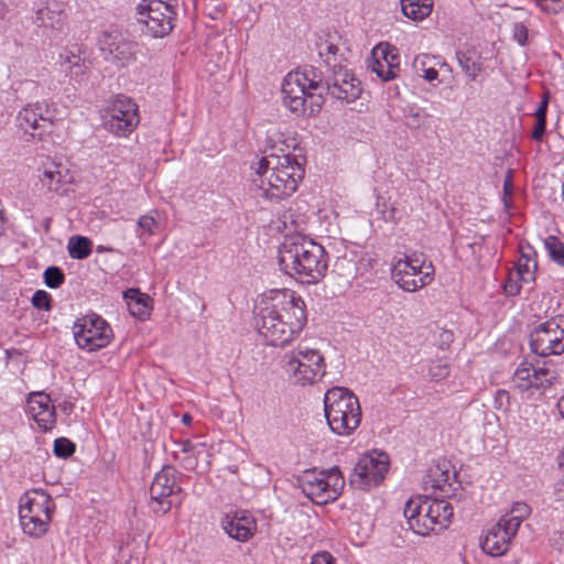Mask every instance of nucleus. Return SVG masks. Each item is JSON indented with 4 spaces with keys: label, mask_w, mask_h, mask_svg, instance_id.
Returning <instances> with one entry per match:
<instances>
[{
    "label": "nucleus",
    "mask_w": 564,
    "mask_h": 564,
    "mask_svg": "<svg viewBox=\"0 0 564 564\" xmlns=\"http://www.w3.org/2000/svg\"><path fill=\"white\" fill-rule=\"evenodd\" d=\"M306 319L301 296L288 289L272 290L260 308L258 333L268 345L285 346L300 335Z\"/></svg>",
    "instance_id": "nucleus-1"
},
{
    "label": "nucleus",
    "mask_w": 564,
    "mask_h": 564,
    "mask_svg": "<svg viewBox=\"0 0 564 564\" xmlns=\"http://www.w3.org/2000/svg\"><path fill=\"white\" fill-rule=\"evenodd\" d=\"M280 270L302 284H316L328 269L325 248L302 235L284 237L279 247Z\"/></svg>",
    "instance_id": "nucleus-2"
},
{
    "label": "nucleus",
    "mask_w": 564,
    "mask_h": 564,
    "mask_svg": "<svg viewBox=\"0 0 564 564\" xmlns=\"http://www.w3.org/2000/svg\"><path fill=\"white\" fill-rule=\"evenodd\" d=\"M256 176L253 183L259 186L261 195L270 200L290 197L304 176V169L294 155L270 152L252 166Z\"/></svg>",
    "instance_id": "nucleus-3"
},
{
    "label": "nucleus",
    "mask_w": 564,
    "mask_h": 564,
    "mask_svg": "<svg viewBox=\"0 0 564 564\" xmlns=\"http://www.w3.org/2000/svg\"><path fill=\"white\" fill-rule=\"evenodd\" d=\"M409 528L417 535L427 536L446 529L453 517V507L445 499L429 496L412 497L404 507Z\"/></svg>",
    "instance_id": "nucleus-4"
},
{
    "label": "nucleus",
    "mask_w": 564,
    "mask_h": 564,
    "mask_svg": "<svg viewBox=\"0 0 564 564\" xmlns=\"http://www.w3.org/2000/svg\"><path fill=\"white\" fill-rule=\"evenodd\" d=\"M324 413L330 431L339 436L351 435L359 427L362 416L359 399L344 387L326 391Z\"/></svg>",
    "instance_id": "nucleus-5"
},
{
    "label": "nucleus",
    "mask_w": 564,
    "mask_h": 564,
    "mask_svg": "<svg viewBox=\"0 0 564 564\" xmlns=\"http://www.w3.org/2000/svg\"><path fill=\"white\" fill-rule=\"evenodd\" d=\"M323 83L322 74L314 67L289 73L282 83L283 105L296 115L305 112L307 99L319 107L322 104V93L314 95L308 93V89H323Z\"/></svg>",
    "instance_id": "nucleus-6"
},
{
    "label": "nucleus",
    "mask_w": 564,
    "mask_h": 564,
    "mask_svg": "<svg viewBox=\"0 0 564 564\" xmlns=\"http://www.w3.org/2000/svg\"><path fill=\"white\" fill-rule=\"evenodd\" d=\"M53 498L43 489L24 492L19 501V519L22 531L31 538H42L50 528L55 512Z\"/></svg>",
    "instance_id": "nucleus-7"
},
{
    "label": "nucleus",
    "mask_w": 564,
    "mask_h": 564,
    "mask_svg": "<svg viewBox=\"0 0 564 564\" xmlns=\"http://www.w3.org/2000/svg\"><path fill=\"white\" fill-rule=\"evenodd\" d=\"M281 365L289 379L302 387L314 384L326 372L325 359L321 351L305 343H300L296 348L286 351L282 356Z\"/></svg>",
    "instance_id": "nucleus-8"
},
{
    "label": "nucleus",
    "mask_w": 564,
    "mask_h": 564,
    "mask_svg": "<svg viewBox=\"0 0 564 564\" xmlns=\"http://www.w3.org/2000/svg\"><path fill=\"white\" fill-rule=\"evenodd\" d=\"M531 508L525 502H514L511 509L506 512L491 525L485 536L480 540L482 551L491 556L503 555L516 536L521 523L530 516Z\"/></svg>",
    "instance_id": "nucleus-9"
},
{
    "label": "nucleus",
    "mask_w": 564,
    "mask_h": 564,
    "mask_svg": "<svg viewBox=\"0 0 564 564\" xmlns=\"http://www.w3.org/2000/svg\"><path fill=\"white\" fill-rule=\"evenodd\" d=\"M302 492L316 505H326L338 498L345 479L336 466L328 469L305 470L299 478Z\"/></svg>",
    "instance_id": "nucleus-10"
},
{
    "label": "nucleus",
    "mask_w": 564,
    "mask_h": 564,
    "mask_svg": "<svg viewBox=\"0 0 564 564\" xmlns=\"http://www.w3.org/2000/svg\"><path fill=\"white\" fill-rule=\"evenodd\" d=\"M435 269L423 253L404 254L393 262L391 275L394 282L405 292H415L429 285L434 279Z\"/></svg>",
    "instance_id": "nucleus-11"
},
{
    "label": "nucleus",
    "mask_w": 564,
    "mask_h": 564,
    "mask_svg": "<svg viewBox=\"0 0 564 564\" xmlns=\"http://www.w3.org/2000/svg\"><path fill=\"white\" fill-rule=\"evenodd\" d=\"M135 15L142 32L153 39H163L174 29L177 12L171 3L163 0H141Z\"/></svg>",
    "instance_id": "nucleus-12"
},
{
    "label": "nucleus",
    "mask_w": 564,
    "mask_h": 564,
    "mask_svg": "<svg viewBox=\"0 0 564 564\" xmlns=\"http://www.w3.org/2000/svg\"><path fill=\"white\" fill-rule=\"evenodd\" d=\"M72 329L77 346L87 351L105 348L113 336L110 325L96 313L78 317Z\"/></svg>",
    "instance_id": "nucleus-13"
},
{
    "label": "nucleus",
    "mask_w": 564,
    "mask_h": 564,
    "mask_svg": "<svg viewBox=\"0 0 564 564\" xmlns=\"http://www.w3.org/2000/svg\"><path fill=\"white\" fill-rule=\"evenodd\" d=\"M177 470L164 466L150 486V508L156 514H166L174 505H181L183 491L176 484Z\"/></svg>",
    "instance_id": "nucleus-14"
},
{
    "label": "nucleus",
    "mask_w": 564,
    "mask_h": 564,
    "mask_svg": "<svg viewBox=\"0 0 564 564\" xmlns=\"http://www.w3.org/2000/svg\"><path fill=\"white\" fill-rule=\"evenodd\" d=\"M105 111V129L117 137L129 135L139 124V107L128 96L118 95Z\"/></svg>",
    "instance_id": "nucleus-15"
},
{
    "label": "nucleus",
    "mask_w": 564,
    "mask_h": 564,
    "mask_svg": "<svg viewBox=\"0 0 564 564\" xmlns=\"http://www.w3.org/2000/svg\"><path fill=\"white\" fill-rule=\"evenodd\" d=\"M557 381V375L553 367L534 366L529 361H522L516 369L512 377V386L521 393L532 397L535 393L542 394L546 388Z\"/></svg>",
    "instance_id": "nucleus-16"
},
{
    "label": "nucleus",
    "mask_w": 564,
    "mask_h": 564,
    "mask_svg": "<svg viewBox=\"0 0 564 564\" xmlns=\"http://www.w3.org/2000/svg\"><path fill=\"white\" fill-rule=\"evenodd\" d=\"M530 346L540 356L564 352V317L557 316L539 324L530 334Z\"/></svg>",
    "instance_id": "nucleus-17"
},
{
    "label": "nucleus",
    "mask_w": 564,
    "mask_h": 564,
    "mask_svg": "<svg viewBox=\"0 0 564 564\" xmlns=\"http://www.w3.org/2000/svg\"><path fill=\"white\" fill-rule=\"evenodd\" d=\"M57 111L47 101H36L22 108L17 116L18 126L32 137L41 138L51 132Z\"/></svg>",
    "instance_id": "nucleus-18"
},
{
    "label": "nucleus",
    "mask_w": 564,
    "mask_h": 564,
    "mask_svg": "<svg viewBox=\"0 0 564 564\" xmlns=\"http://www.w3.org/2000/svg\"><path fill=\"white\" fill-rule=\"evenodd\" d=\"M389 469V462L386 454L377 457L365 455L355 465L350 474V482L360 489H368L378 486Z\"/></svg>",
    "instance_id": "nucleus-19"
},
{
    "label": "nucleus",
    "mask_w": 564,
    "mask_h": 564,
    "mask_svg": "<svg viewBox=\"0 0 564 564\" xmlns=\"http://www.w3.org/2000/svg\"><path fill=\"white\" fill-rule=\"evenodd\" d=\"M323 88L333 98L346 101L347 104L358 99L361 94L360 82L344 66L333 68L323 78Z\"/></svg>",
    "instance_id": "nucleus-20"
},
{
    "label": "nucleus",
    "mask_w": 564,
    "mask_h": 564,
    "mask_svg": "<svg viewBox=\"0 0 564 564\" xmlns=\"http://www.w3.org/2000/svg\"><path fill=\"white\" fill-rule=\"evenodd\" d=\"M40 191L45 194H63L67 192V186L72 182L69 170L62 162L45 158L36 170Z\"/></svg>",
    "instance_id": "nucleus-21"
},
{
    "label": "nucleus",
    "mask_w": 564,
    "mask_h": 564,
    "mask_svg": "<svg viewBox=\"0 0 564 564\" xmlns=\"http://www.w3.org/2000/svg\"><path fill=\"white\" fill-rule=\"evenodd\" d=\"M98 43L106 59L120 66H124L135 58L137 44L119 31L102 32Z\"/></svg>",
    "instance_id": "nucleus-22"
},
{
    "label": "nucleus",
    "mask_w": 564,
    "mask_h": 564,
    "mask_svg": "<svg viewBox=\"0 0 564 564\" xmlns=\"http://www.w3.org/2000/svg\"><path fill=\"white\" fill-rule=\"evenodd\" d=\"M28 413L42 431L48 432L55 427L56 410L50 394L45 392L30 393L28 398Z\"/></svg>",
    "instance_id": "nucleus-23"
},
{
    "label": "nucleus",
    "mask_w": 564,
    "mask_h": 564,
    "mask_svg": "<svg viewBox=\"0 0 564 564\" xmlns=\"http://www.w3.org/2000/svg\"><path fill=\"white\" fill-rule=\"evenodd\" d=\"M33 12L34 23L45 30H61L66 20L64 6L56 0H39Z\"/></svg>",
    "instance_id": "nucleus-24"
},
{
    "label": "nucleus",
    "mask_w": 564,
    "mask_h": 564,
    "mask_svg": "<svg viewBox=\"0 0 564 564\" xmlns=\"http://www.w3.org/2000/svg\"><path fill=\"white\" fill-rule=\"evenodd\" d=\"M221 527L230 538L241 542L252 538L257 530L254 518L245 510L227 512L221 520Z\"/></svg>",
    "instance_id": "nucleus-25"
},
{
    "label": "nucleus",
    "mask_w": 564,
    "mask_h": 564,
    "mask_svg": "<svg viewBox=\"0 0 564 564\" xmlns=\"http://www.w3.org/2000/svg\"><path fill=\"white\" fill-rule=\"evenodd\" d=\"M455 478L456 473L449 462L440 460L434 466L430 467L426 484L447 495L449 490H447L446 487L451 488L452 480Z\"/></svg>",
    "instance_id": "nucleus-26"
},
{
    "label": "nucleus",
    "mask_w": 564,
    "mask_h": 564,
    "mask_svg": "<svg viewBox=\"0 0 564 564\" xmlns=\"http://www.w3.org/2000/svg\"><path fill=\"white\" fill-rule=\"evenodd\" d=\"M59 58L63 72L72 78H78L87 70V64L78 47L65 50Z\"/></svg>",
    "instance_id": "nucleus-27"
},
{
    "label": "nucleus",
    "mask_w": 564,
    "mask_h": 564,
    "mask_svg": "<svg viewBox=\"0 0 564 564\" xmlns=\"http://www.w3.org/2000/svg\"><path fill=\"white\" fill-rule=\"evenodd\" d=\"M535 252L531 247L521 248L520 257L516 264V276L521 279L523 283H532L535 280L538 262L534 258Z\"/></svg>",
    "instance_id": "nucleus-28"
},
{
    "label": "nucleus",
    "mask_w": 564,
    "mask_h": 564,
    "mask_svg": "<svg viewBox=\"0 0 564 564\" xmlns=\"http://www.w3.org/2000/svg\"><path fill=\"white\" fill-rule=\"evenodd\" d=\"M128 310L130 314L139 319L145 318L150 314V297L137 289H129L124 292Z\"/></svg>",
    "instance_id": "nucleus-29"
},
{
    "label": "nucleus",
    "mask_w": 564,
    "mask_h": 564,
    "mask_svg": "<svg viewBox=\"0 0 564 564\" xmlns=\"http://www.w3.org/2000/svg\"><path fill=\"white\" fill-rule=\"evenodd\" d=\"M402 13L413 21H422L433 7L432 0H400Z\"/></svg>",
    "instance_id": "nucleus-30"
},
{
    "label": "nucleus",
    "mask_w": 564,
    "mask_h": 564,
    "mask_svg": "<svg viewBox=\"0 0 564 564\" xmlns=\"http://www.w3.org/2000/svg\"><path fill=\"white\" fill-rule=\"evenodd\" d=\"M404 123L409 129H425L430 124L431 115L417 105H410L403 112Z\"/></svg>",
    "instance_id": "nucleus-31"
},
{
    "label": "nucleus",
    "mask_w": 564,
    "mask_h": 564,
    "mask_svg": "<svg viewBox=\"0 0 564 564\" xmlns=\"http://www.w3.org/2000/svg\"><path fill=\"white\" fill-rule=\"evenodd\" d=\"M317 47L319 56L324 58L328 67V72L341 66V56L338 55V46L334 41H332L330 35H327L326 39H321Z\"/></svg>",
    "instance_id": "nucleus-32"
},
{
    "label": "nucleus",
    "mask_w": 564,
    "mask_h": 564,
    "mask_svg": "<svg viewBox=\"0 0 564 564\" xmlns=\"http://www.w3.org/2000/svg\"><path fill=\"white\" fill-rule=\"evenodd\" d=\"M67 251L72 259H86L91 253V241L83 236H73L68 240Z\"/></svg>",
    "instance_id": "nucleus-33"
},
{
    "label": "nucleus",
    "mask_w": 564,
    "mask_h": 564,
    "mask_svg": "<svg viewBox=\"0 0 564 564\" xmlns=\"http://www.w3.org/2000/svg\"><path fill=\"white\" fill-rule=\"evenodd\" d=\"M433 59H435V57L423 54L416 56L413 61V67L415 72L417 74L422 73L423 78L430 83L437 79L438 77V72L430 65Z\"/></svg>",
    "instance_id": "nucleus-34"
},
{
    "label": "nucleus",
    "mask_w": 564,
    "mask_h": 564,
    "mask_svg": "<svg viewBox=\"0 0 564 564\" xmlns=\"http://www.w3.org/2000/svg\"><path fill=\"white\" fill-rule=\"evenodd\" d=\"M457 61L463 72L470 80H476L484 70L481 62L473 59L465 53H457Z\"/></svg>",
    "instance_id": "nucleus-35"
},
{
    "label": "nucleus",
    "mask_w": 564,
    "mask_h": 564,
    "mask_svg": "<svg viewBox=\"0 0 564 564\" xmlns=\"http://www.w3.org/2000/svg\"><path fill=\"white\" fill-rule=\"evenodd\" d=\"M372 55L380 56L381 59L387 62V64L391 66L393 75L397 76V73L399 70V55L393 46L378 45L377 47L373 48Z\"/></svg>",
    "instance_id": "nucleus-36"
},
{
    "label": "nucleus",
    "mask_w": 564,
    "mask_h": 564,
    "mask_svg": "<svg viewBox=\"0 0 564 564\" xmlns=\"http://www.w3.org/2000/svg\"><path fill=\"white\" fill-rule=\"evenodd\" d=\"M544 245L550 258L558 265L564 267V243L557 237L549 236Z\"/></svg>",
    "instance_id": "nucleus-37"
},
{
    "label": "nucleus",
    "mask_w": 564,
    "mask_h": 564,
    "mask_svg": "<svg viewBox=\"0 0 564 564\" xmlns=\"http://www.w3.org/2000/svg\"><path fill=\"white\" fill-rule=\"evenodd\" d=\"M451 372L449 365L445 359L437 358L430 361L427 376L433 381H440L448 377Z\"/></svg>",
    "instance_id": "nucleus-38"
},
{
    "label": "nucleus",
    "mask_w": 564,
    "mask_h": 564,
    "mask_svg": "<svg viewBox=\"0 0 564 564\" xmlns=\"http://www.w3.org/2000/svg\"><path fill=\"white\" fill-rule=\"evenodd\" d=\"M553 497L556 501L564 502V446L558 455V471L557 478L553 484Z\"/></svg>",
    "instance_id": "nucleus-39"
},
{
    "label": "nucleus",
    "mask_w": 564,
    "mask_h": 564,
    "mask_svg": "<svg viewBox=\"0 0 564 564\" xmlns=\"http://www.w3.org/2000/svg\"><path fill=\"white\" fill-rule=\"evenodd\" d=\"M369 68L384 82L391 80L395 77L392 73L391 66H389L387 62L381 59L380 56L372 55V62L369 65Z\"/></svg>",
    "instance_id": "nucleus-40"
},
{
    "label": "nucleus",
    "mask_w": 564,
    "mask_h": 564,
    "mask_svg": "<svg viewBox=\"0 0 564 564\" xmlns=\"http://www.w3.org/2000/svg\"><path fill=\"white\" fill-rule=\"evenodd\" d=\"M65 281V275L58 267H48L44 271V283L50 289L59 288Z\"/></svg>",
    "instance_id": "nucleus-41"
},
{
    "label": "nucleus",
    "mask_w": 564,
    "mask_h": 564,
    "mask_svg": "<svg viewBox=\"0 0 564 564\" xmlns=\"http://www.w3.org/2000/svg\"><path fill=\"white\" fill-rule=\"evenodd\" d=\"M545 14L555 15L563 11L564 0H532Z\"/></svg>",
    "instance_id": "nucleus-42"
},
{
    "label": "nucleus",
    "mask_w": 564,
    "mask_h": 564,
    "mask_svg": "<svg viewBox=\"0 0 564 564\" xmlns=\"http://www.w3.org/2000/svg\"><path fill=\"white\" fill-rule=\"evenodd\" d=\"M54 454L61 458H67L75 452V444L65 437H59L54 441Z\"/></svg>",
    "instance_id": "nucleus-43"
},
{
    "label": "nucleus",
    "mask_w": 564,
    "mask_h": 564,
    "mask_svg": "<svg viewBox=\"0 0 564 564\" xmlns=\"http://www.w3.org/2000/svg\"><path fill=\"white\" fill-rule=\"evenodd\" d=\"M335 269L338 271L340 275L346 279L354 278L357 272L356 263L352 259H348L346 257L340 258L335 263Z\"/></svg>",
    "instance_id": "nucleus-44"
},
{
    "label": "nucleus",
    "mask_w": 564,
    "mask_h": 564,
    "mask_svg": "<svg viewBox=\"0 0 564 564\" xmlns=\"http://www.w3.org/2000/svg\"><path fill=\"white\" fill-rule=\"evenodd\" d=\"M32 305L37 310L51 311L52 308V296L44 290L36 291L32 296Z\"/></svg>",
    "instance_id": "nucleus-45"
},
{
    "label": "nucleus",
    "mask_w": 564,
    "mask_h": 564,
    "mask_svg": "<svg viewBox=\"0 0 564 564\" xmlns=\"http://www.w3.org/2000/svg\"><path fill=\"white\" fill-rule=\"evenodd\" d=\"M521 279L516 276V272H510L506 282L503 283V293L507 296H516L521 291Z\"/></svg>",
    "instance_id": "nucleus-46"
},
{
    "label": "nucleus",
    "mask_w": 564,
    "mask_h": 564,
    "mask_svg": "<svg viewBox=\"0 0 564 564\" xmlns=\"http://www.w3.org/2000/svg\"><path fill=\"white\" fill-rule=\"evenodd\" d=\"M512 39L521 46L527 45L529 40V30L523 22H518L513 24Z\"/></svg>",
    "instance_id": "nucleus-47"
},
{
    "label": "nucleus",
    "mask_w": 564,
    "mask_h": 564,
    "mask_svg": "<svg viewBox=\"0 0 564 564\" xmlns=\"http://www.w3.org/2000/svg\"><path fill=\"white\" fill-rule=\"evenodd\" d=\"M156 226V220L150 215H143L138 220V228L148 236L153 235V228Z\"/></svg>",
    "instance_id": "nucleus-48"
},
{
    "label": "nucleus",
    "mask_w": 564,
    "mask_h": 564,
    "mask_svg": "<svg viewBox=\"0 0 564 564\" xmlns=\"http://www.w3.org/2000/svg\"><path fill=\"white\" fill-rule=\"evenodd\" d=\"M546 127V119L535 118L534 129L532 131V139L535 141H542Z\"/></svg>",
    "instance_id": "nucleus-49"
},
{
    "label": "nucleus",
    "mask_w": 564,
    "mask_h": 564,
    "mask_svg": "<svg viewBox=\"0 0 564 564\" xmlns=\"http://www.w3.org/2000/svg\"><path fill=\"white\" fill-rule=\"evenodd\" d=\"M311 564H335V561L330 553L319 552L312 557Z\"/></svg>",
    "instance_id": "nucleus-50"
},
{
    "label": "nucleus",
    "mask_w": 564,
    "mask_h": 564,
    "mask_svg": "<svg viewBox=\"0 0 564 564\" xmlns=\"http://www.w3.org/2000/svg\"><path fill=\"white\" fill-rule=\"evenodd\" d=\"M547 105H549V97H547V95H545L534 112L535 118L546 119Z\"/></svg>",
    "instance_id": "nucleus-51"
},
{
    "label": "nucleus",
    "mask_w": 564,
    "mask_h": 564,
    "mask_svg": "<svg viewBox=\"0 0 564 564\" xmlns=\"http://www.w3.org/2000/svg\"><path fill=\"white\" fill-rule=\"evenodd\" d=\"M398 212L394 206H390L382 212L386 221L397 224L399 221Z\"/></svg>",
    "instance_id": "nucleus-52"
},
{
    "label": "nucleus",
    "mask_w": 564,
    "mask_h": 564,
    "mask_svg": "<svg viewBox=\"0 0 564 564\" xmlns=\"http://www.w3.org/2000/svg\"><path fill=\"white\" fill-rule=\"evenodd\" d=\"M512 178H511V175L509 174L505 182H503V200H505V204L508 205L507 203V198L510 199L511 198V195H512Z\"/></svg>",
    "instance_id": "nucleus-53"
},
{
    "label": "nucleus",
    "mask_w": 564,
    "mask_h": 564,
    "mask_svg": "<svg viewBox=\"0 0 564 564\" xmlns=\"http://www.w3.org/2000/svg\"><path fill=\"white\" fill-rule=\"evenodd\" d=\"M178 446L181 447V452L185 454L191 453L195 447V445L189 440L181 441Z\"/></svg>",
    "instance_id": "nucleus-54"
},
{
    "label": "nucleus",
    "mask_w": 564,
    "mask_h": 564,
    "mask_svg": "<svg viewBox=\"0 0 564 564\" xmlns=\"http://www.w3.org/2000/svg\"><path fill=\"white\" fill-rule=\"evenodd\" d=\"M59 408L65 414H70L74 410V403L70 401H64L59 404Z\"/></svg>",
    "instance_id": "nucleus-55"
},
{
    "label": "nucleus",
    "mask_w": 564,
    "mask_h": 564,
    "mask_svg": "<svg viewBox=\"0 0 564 564\" xmlns=\"http://www.w3.org/2000/svg\"><path fill=\"white\" fill-rule=\"evenodd\" d=\"M6 231V219H4V213L2 209H0V236H2Z\"/></svg>",
    "instance_id": "nucleus-56"
},
{
    "label": "nucleus",
    "mask_w": 564,
    "mask_h": 564,
    "mask_svg": "<svg viewBox=\"0 0 564 564\" xmlns=\"http://www.w3.org/2000/svg\"><path fill=\"white\" fill-rule=\"evenodd\" d=\"M193 422V417L191 414L188 413H185L183 416H182V423L185 424V425H191Z\"/></svg>",
    "instance_id": "nucleus-57"
},
{
    "label": "nucleus",
    "mask_w": 564,
    "mask_h": 564,
    "mask_svg": "<svg viewBox=\"0 0 564 564\" xmlns=\"http://www.w3.org/2000/svg\"><path fill=\"white\" fill-rule=\"evenodd\" d=\"M558 410L561 412V415L564 417V395L558 400Z\"/></svg>",
    "instance_id": "nucleus-58"
},
{
    "label": "nucleus",
    "mask_w": 564,
    "mask_h": 564,
    "mask_svg": "<svg viewBox=\"0 0 564 564\" xmlns=\"http://www.w3.org/2000/svg\"><path fill=\"white\" fill-rule=\"evenodd\" d=\"M112 249L111 248H107V247H104V246H98L97 247V252H111Z\"/></svg>",
    "instance_id": "nucleus-59"
},
{
    "label": "nucleus",
    "mask_w": 564,
    "mask_h": 564,
    "mask_svg": "<svg viewBox=\"0 0 564 564\" xmlns=\"http://www.w3.org/2000/svg\"><path fill=\"white\" fill-rule=\"evenodd\" d=\"M444 336H445V339H446V340H451V339H452V337H453L452 333H448V332H445V333H444Z\"/></svg>",
    "instance_id": "nucleus-60"
},
{
    "label": "nucleus",
    "mask_w": 564,
    "mask_h": 564,
    "mask_svg": "<svg viewBox=\"0 0 564 564\" xmlns=\"http://www.w3.org/2000/svg\"><path fill=\"white\" fill-rule=\"evenodd\" d=\"M4 8H6L4 4H0V15H2V11H3Z\"/></svg>",
    "instance_id": "nucleus-61"
}]
</instances>
